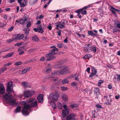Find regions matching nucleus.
<instances>
[{
	"label": "nucleus",
	"instance_id": "obj_1",
	"mask_svg": "<svg viewBox=\"0 0 120 120\" xmlns=\"http://www.w3.org/2000/svg\"><path fill=\"white\" fill-rule=\"evenodd\" d=\"M37 101H35L34 102L31 104L30 105L25 101L21 102V104L24 105L22 111V114L25 116L28 115L29 114L30 112L31 111L30 109V107H36L37 105Z\"/></svg>",
	"mask_w": 120,
	"mask_h": 120
},
{
	"label": "nucleus",
	"instance_id": "obj_2",
	"mask_svg": "<svg viewBox=\"0 0 120 120\" xmlns=\"http://www.w3.org/2000/svg\"><path fill=\"white\" fill-rule=\"evenodd\" d=\"M3 98L6 102L11 105H14L16 104L15 100L12 98V95L10 93H5L3 96Z\"/></svg>",
	"mask_w": 120,
	"mask_h": 120
},
{
	"label": "nucleus",
	"instance_id": "obj_3",
	"mask_svg": "<svg viewBox=\"0 0 120 120\" xmlns=\"http://www.w3.org/2000/svg\"><path fill=\"white\" fill-rule=\"evenodd\" d=\"M56 50L54 48L51 51H49V53L46 55L45 57L47 61L51 60L55 58V57L53 56L56 54V53L55 52Z\"/></svg>",
	"mask_w": 120,
	"mask_h": 120
},
{
	"label": "nucleus",
	"instance_id": "obj_4",
	"mask_svg": "<svg viewBox=\"0 0 120 120\" xmlns=\"http://www.w3.org/2000/svg\"><path fill=\"white\" fill-rule=\"evenodd\" d=\"M13 82L11 81H9L7 87V91L9 93H10L13 90L12 84Z\"/></svg>",
	"mask_w": 120,
	"mask_h": 120
},
{
	"label": "nucleus",
	"instance_id": "obj_5",
	"mask_svg": "<svg viewBox=\"0 0 120 120\" xmlns=\"http://www.w3.org/2000/svg\"><path fill=\"white\" fill-rule=\"evenodd\" d=\"M58 96L56 94H53L52 93L50 94L49 96L48 97V99L49 100L52 99L54 101H56L58 99Z\"/></svg>",
	"mask_w": 120,
	"mask_h": 120
},
{
	"label": "nucleus",
	"instance_id": "obj_6",
	"mask_svg": "<svg viewBox=\"0 0 120 120\" xmlns=\"http://www.w3.org/2000/svg\"><path fill=\"white\" fill-rule=\"evenodd\" d=\"M34 93V92L33 90L27 91L24 94V96L26 97H28L32 96Z\"/></svg>",
	"mask_w": 120,
	"mask_h": 120
},
{
	"label": "nucleus",
	"instance_id": "obj_7",
	"mask_svg": "<svg viewBox=\"0 0 120 120\" xmlns=\"http://www.w3.org/2000/svg\"><path fill=\"white\" fill-rule=\"evenodd\" d=\"M62 112V117L64 118L69 113V109L68 108H67L65 110H63Z\"/></svg>",
	"mask_w": 120,
	"mask_h": 120
},
{
	"label": "nucleus",
	"instance_id": "obj_8",
	"mask_svg": "<svg viewBox=\"0 0 120 120\" xmlns=\"http://www.w3.org/2000/svg\"><path fill=\"white\" fill-rule=\"evenodd\" d=\"M91 48L92 46L91 45L88 44L87 45V47L85 48L84 51L86 53L90 52L92 51Z\"/></svg>",
	"mask_w": 120,
	"mask_h": 120
},
{
	"label": "nucleus",
	"instance_id": "obj_9",
	"mask_svg": "<svg viewBox=\"0 0 120 120\" xmlns=\"http://www.w3.org/2000/svg\"><path fill=\"white\" fill-rule=\"evenodd\" d=\"M92 72L89 75V77H91L95 75L97 71L95 68L93 67H92Z\"/></svg>",
	"mask_w": 120,
	"mask_h": 120
},
{
	"label": "nucleus",
	"instance_id": "obj_10",
	"mask_svg": "<svg viewBox=\"0 0 120 120\" xmlns=\"http://www.w3.org/2000/svg\"><path fill=\"white\" fill-rule=\"evenodd\" d=\"M68 72H69L68 68L65 67L63 70L59 71V74L61 75L64 74Z\"/></svg>",
	"mask_w": 120,
	"mask_h": 120
},
{
	"label": "nucleus",
	"instance_id": "obj_11",
	"mask_svg": "<svg viewBox=\"0 0 120 120\" xmlns=\"http://www.w3.org/2000/svg\"><path fill=\"white\" fill-rule=\"evenodd\" d=\"M24 35L23 34H18L15 37V39L16 40H21L23 39L24 37Z\"/></svg>",
	"mask_w": 120,
	"mask_h": 120
},
{
	"label": "nucleus",
	"instance_id": "obj_12",
	"mask_svg": "<svg viewBox=\"0 0 120 120\" xmlns=\"http://www.w3.org/2000/svg\"><path fill=\"white\" fill-rule=\"evenodd\" d=\"M27 19L26 18H24L20 19L19 23L21 24H26L27 23Z\"/></svg>",
	"mask_w": 120,
	"mask_h": 120
},
{
	"label": "nucleus",
	"instance_id": "obj_13",
	"mask_svg": "<svg viewBox=\"0 0 120 120\" xmlns=\"http://www.w3.org/2000/svg\"><path fill=\"white\" fill-rule=\"evenodd\" d=\"M75 115L73 113L70 114L67 117V120H71L72 119H74L75 118Z\"/></svg>",
	"mask_w": 120,
	"mask_h": 120
},
{
	"label": "nucleus",
	"instance_id": "obj_14",
	"mask_svg": "<svg viewBox=\"0 0 120 120\" xmlns=\"http://www.w3.org/2000/svg\"><path fill=\"white\" fill-rule=\"evenodd\" d=\"M37 98L38 101L40 103H41L43 101V96L41 94H39Z\"/></svg>",
	"mask_w": 120,
	"mask_h": 120
},
{
	"label": "nucleus",
	"instance_id": "obj_15",
	"mask_svg": "<svg viewBox=\"0 0 120 120\" xmlns=\"http://www.w3.org/2000/svg\"><path fill=\"white\" fill-rule=\"evenodd\" d=\"M57 47L59 48H61L63 47L66 48V46L64 45L63 44L61 43H57Z\"/></svg>",
	"mask_w": 120,
	"mask_h": 120
},
{
	"label": "nucleus",
	"instance_id": "obj_16",
	"mask_svg": "<svg viewBox=\"0 0 120 120\" xmlns=\"http://www.w3.org/2000/svg\"><path fill=\"white\" fill-rule=\"evenodd\" d=\"M94 93L95 94H96V98H98V97L97 96V95H98L99 94V90L98 88H95L94 90Z\"/></svg>",
	"mask_w": 120,
	"mask_h": 120
},
{
	"label": "nucleus",
	"instance_id": "obj_17",
	"mask_svg": "<svg viewBox=\"0 0 120 120\" xmlns=\"http://www.w3.org/2000/svg\"><path fill=\"white\" fill-rule=\"evenodd\" d=\"M82 14L86 15L87 12L86 10H83V8H81L78 10Z\"/></svg>",
	"mask_w": 120,
	"mask_h": 120
},
{
	"label": "nucleus",
	"instance_id": "obj_18",
	"mask_svg": "<svg viewBox=\"0 0 120 120\" xmlns=\"http://www.w3.org/2000/svg\"><path fill=\"white\" fill-rule=\"evenodd\" d=\"M30 68L29 67L23 70H22V71L21 74H24L26 73L27 72H28L30 70Z\"/></svg>",
	"mask_w": 120,
	"mask_h": 120
},
{
	"label": "nucleus",
	"instance_id": "obj_19",
	"mask_svg": "<svg viewBox=\"0 0 120 120\" xmlns=\"http://www.w3.org/2000/svg\"><path fill=\"white\" fill-rule=\"evenodd\" d=\"M50 104L52 105V107L54 109H55L56 107V106L55 103L52 101H50Z\"/></svg>",
	"mask_w": 120,
	"mask_h": 120
},
{
	"label": "nucleus",
	"instance_id": "obj_20",
	"mask_svg": "<svg viewBox=\"0 0 120 120\" xmlns=\"http://www.w3.org/2000/svg\"><path fill=\"white\" fill-rule=\"evenodd\" d=\"M62 98L65 101H67L68 100V97L65 94L63 95Z\"/></svg>",
	"mask_w": 120,
	"mask_h": 120
},
{
	"label": "nucleus",
	"instance_id": "obj_21",
	"mask_svg": "<svg viewBox=\"0 0 120 120\" xmlns=\"http://www.w3.org/2000/svg\"><path fill=\"white\" fill-rule=\"evenodd\" d=\"M32 40L33 41H38L39 39L38 37L36 35H34L32 38Z\"/></svg>",
	"mask_w": 120,
	"mask_h": 120
},
{
	"label": "nucleus",
	"instance_id": "obj_22",
	"mask_svg": "<svg viewBox=\"0 0 120 120\" xmlns=\"http://www.w3.org/2000/svg\"><path fill=\"white\" fill-rule=\"evenodd\" d=\"M22 85L24 87H29V85L27 83L25 82H23L22 83Z\"/></svg>",
	"mask_w": 120,
	"mask_h": 120
},
{
	"label": "nucleus",
	"instance_id": "obj_23",
	"mask_svg": "<svg viewBox=\"0 0 120 120\" xmlns=\"http://www.w3.org/2000/svg\"><path fill=\"white\" fill-rule=\"evenodd\" d=\"M21 107L20 106L18 107L15 109V113H16L19 112L21 109Z\"/></svg>",
	"mask_w": 120,
	"mask_h": 120
},
{
	"label": "nucleus",
	"instance_id": "obj_24",
	"mask_svg": "<svg viewBox=\"0 0 120 120\" xmlns=\"http://www.w3.org/2000/svg\"><path fill=\"white\" fill-rule=\"evenodd\" d=\"M62 82L63 84H65L66 83L67 84L69 82V81L67 79H64L62 80Z\"/></svg>",
	"mask_w": 120,
	"mask_h": 120
},
{
	"label": "nucleus",
	"instance_id": "obj_25",
	"mask_svg": "<svg viewBox=\"0 0 120 120\" xmlns=\"http://www.w3.org/2000/svg\"><path fill=\"white\" fill-rule=\"evenodd\" d=\"M43 70L45 71L46 74H48L50 73L52 71L51 68H49L45 70V69H43Z\"/></svg>",
	"mask_w": 120,
	"mask_h": 120
},
{
	"label": "nucleus",
	"instance_id": "obj_26",
	"mask_svg": "<svg viewBox=\"0 0 120 120\" xmlns=\"http://www.w3.org/2000/svg\"><path fill=\"white\" fill-rule=\"evenodd\" d=\"M59 74V71H53L52 73L51 74L52 75H56Z\"/></svg>",
	"mask_w": 120,
	"mask_h": 120
},
{
	"label": "nucleus",
	"instance_id": "obj_27",
	"mask_svg": "<svg viewBox=\"0 0 120 120\" xmlns=\"http://www.w3.org/2000/svg\"><path fill=\"white\" fill-rule=\"evenodd\" d=\"M90 54H86L83 57V58L85 59H89L90 57Z\"/></svg>",
	"mask_w": 120,
	"mask_h": 120
},
{
	"label": "nucleus",
	"instance_id": "obj_28",
	"mask_svg": "<svg viewBox=\"0 0 120 120\" xmlns=\"http://www.w3.org/2000/svg\"><path fill=\"white\" fill-rule=\"evenodd\" d=\"M37 1L38 0H34L33 1H30L29 2L30 4L31 5L34 4L37 2Z\"/></svg>",
	"mask_w": 120,
	"mask_h": 120
},
{
	"label": "nucleus",
	"instance_id": "obj_29",
	"mask_svg": "<svg viewBox=\"0 0 120 120\" xmlns=\"http://www.w3.org/2000/svg\"><path fill=\"white\" fill-rule=\"evenodd\" d=\"M96 107L98 109L97 110L99 109H103V108L101 105H100L99 104H97L95 105Z\"/></svg>",
	"mask_w": 120,
	"mask_h": 120
},
{
	"label": "nucleus",
	"instance_id": "obj_30",
	"mask_svg": "<svg viewBox=\"0 0 120 120\" xmlns=\"http://www.w3.org/2000/svg\"><path fill=\"white\" fill-rule=\"evenodd\" d=\"M22 64V62L20 61H19L15 62L14 64L17 66H19L21 64Z\"/></svg>",
	"mask_w": 120,
	"mask_h": 120
},
{
	"label": "nucleus",
	"instance_id": "obj_31",
	"mask_svg": "<svg viewBox=\"0 0 120 120\" xmlns=\"http://www.w3.org/2000/svg\"><path fill=\"white\" fill-rule=\"evenodd\" d=\"M13 53L11 54L9 53L8 55L5 56L4 57L6 58L8 57H11L13 55Z\"/></svg>",
	"mask_w": 120,
	"mask_h": 120
},
{
	"label": "nucleus",
	"instance_id": "obj_32",
	"mask_svg": "<svg viewBox=\"0 0 120 120\" xmlns=\"http://www.w3.org/2000/svg\"><path fill=\"white\" fill-rule=\"evenodd\" d=\"M107 101L106 102V104L108 105H110L111 104V102L112 101V100L110 99V100L107 99Z\"/></svg>",
	"mask_w": 120,
	"mask_h": 120
},
{
	"label": "nucleus",
	"instance_id": "obj_33",
	"mask_svg": "<svg viewBox=\"0 0 120 120\" xmlns=\"http://www.w3.org/2000/svg\"><path fill=\"white\" fill-rule=\"evenodd\" d=\"M71 84L72 86L75 87L77 85L78 83L76 82H73L71 83Z\"/></svg>",
	"mask_w": 120,
	"mask_h": 120
},
{
	"label": "nucleus",
	"instance_id": "obj_34",
	"mask_svg": "<svg viewBox=\"0 0 120 120\" xmlns=\"http://www.w3.org/2000/svg\"><path fill=\"white\" fill-rule=\"evenodd\" d=\"M104 82V81L102 80H99L98 83V86H100L101 84Z\"/></svg>",
	"mask_w": 120,
	"mask_h": 120
},
{
	"label": "nucleus",
	"instance_id": "obj_35",
	"mask_svg": "<svg viewBox=\"0 0 120 120\" xmlns=\"http://www.w3.org/2000/svg\"><path fill=\"white\" fill-rule=\"evenodd\" d=\"M61 89L62 91L67 90L68 89V88L67 87H65L64 86L61 87Z\"/></svg>",
	"mask_w": 120,
	"mask_h": 120
},
{
	"label": "nucleus",
	"instance_id": "obj_36",
	"mask_svg": "<svg viewBox=\"0 0 120 120\" xmlns=\"http://www.w3.org/2000/svg\"><path fill=\"white\" fill-rule=\"evenodd\" d=\"M116 9L112 7H111L110 9L111 11L113 13L116 12Z\"/></svg>",
	"mask_w": 120,
	"mask_h": 120
},
{
	"label": "nucleus",
	"instance_id": "obj_37",
	"mask_svg": "<svg viewBox=\"0 0 120 120\" xmlns=\"http://www.w3.org/2000/svg\"><path fill=\"white\" fill-rule=\"evenodd\" d=\"M5 88L0 89V93L1 94H3L5 92Z\"/></svg>",
	"mask_w": 120,
	"mask_h": 120
},
{
	"label": "nucleus",
	"instance_id": "obj_38",
	"mask_svg": "<svg viewBox=\"0 0 120 120\" xmlns=\"http://www.w3.org/2000/svg\"><path fill=\"white\" fill-rule=\"evenodd\" d=\"M13 40L12 38L11 39H9L6 41V42L8 43H9L13 41Z\"/></svg>",
	"mask_w": 120,
	"mask_h": 120
},
{
	"label": "nucleus",
	"instance_id": "obj_39",
	"mask_svg": "<svg viewBox=\"0 0 120 120\" xmlns=\"http://www.w3.org/2000/svg\"><path fill=\"white\" fill-rule=\"evenodd\" d=\"M71 106L72 108L73 109L77 107L78 106V105L77 104H75L71 105Z\"/></svg>",
	"mask_w": 120,
	"mask_h": 120
},
{
	"label": "nucleus",
	"instance_id": "obj_40",
	"mask_svg": "<svg viewBox=\"0 0 120 120\" xmlns=\"http://www.w3.org/2000/svg\"><path fill=\"white\" fill-rule=\"evenodd\" d=\"M91 49L93 52H96V49L95 47L92 46Z\"/></svg>",
	"mask_w": 120,
	"mask_h": 120
},
{
	"label": "nucleus",
	"instance_id": "obj_41",
	"mask_svg": "<svg viewBox=\"0 0 120 120\" xmlns=\"http://www.w3.org/2000/svg\"><path fill=\"white\" fill-rule=\"evenodd\" d=\"M75 12L78 13V15L79 18H81V15H80V13H81L78 10L76 11H75Z\"/></svg>",
	"mask_w": 120,
	"mask_h": 120
},
{
	"label": "nucleus",
	"instance_id": "obj_42",
	"mask_svg": "<svg viewBox=\"0 0 120 120\" xmlns=\"http://www.w3.org/2000/svg\"><path fill=\"white\" fill-rule=\"evenodd\" d=\"M38 31L40 33H42L44 31L41 28H39L38 29Z\"/></svg>",
	"mask_w": 120,
	"mask_h": 120
},
{
	"label": "nucleus",
	"instance_id": "obj_43",
	"mask_svg": "<svg viewBox=\"0 0 120 120\" xmlns=\"http://www.w3.org/2000/svg\"><path fill=\"white\" fill-rule=\"evenodd\" d=\"M18 51L19 52V55H21L24 53V52L22 50L20 51V49L18 50Z\"/></svg>",
	"mask_w": 120,
	"mask_h": 120
},
{
	"label": "nucleus",
	"instance_id": "obj_44",
	"mask_svg": "<svg viewBox=\"0 0 120 120\" xmlns=\"http://www.w3.org/2000/svg\"><path fill=\"white\" fill-rule=\"evenodd\" d=\"M31 22L30 21H29L28 22L27 24L26 25V27H30L31 25Z\"/></svg>",
	"mask_w": 120,
	"mask_h": 120
},
{
	"label": "nucleus",
	"instance_id": "obj_45",
	"mask_svg": "<svg viewBox=\"0 0 120 120\" xmlns=\"http://www.w3.org/2000/svg\"><path fill=\"white\" fill-rule=\"evenodd\" d=\"M60 25L59 26V28H60L62 29L65 27L64 25L61 24L60 22Z\"/></svg>",
	"mask_w": 120,
	"mask_h": 120
},
{
	"label": "nucleus",
	"instance_id": "obj_46",
	"mask_svg": "<svg viewBox=\"0 0 120 120\" xmlns=\"http://www.w3.org/2000/svg\"><path fill=\"white\" fill-rule=\"evenodd\" d=\"M35 99L34 98H31L30 99L28 100L29 102H32L33 101H34Z\"/></svg>",
	"mask_w": 120,
	"mask_h": 120
},
{
	"label": "nucleus",
	"instance_id": "obj_47",
	"mask_svg": "<svg viewBox=\"0 0 120 120\" xmlns=\"http://www.w3.org/2000/svg\"><path fill=\"white\" fill-rule=\"evenodd\" d=\"M12 63H7L4 65V66H10L11 65Z\"/></svg>",
	"mask_w": 120,
	"mask_h": 120
},
{
	"label": "nucleus",
	"instance_id": "obj_48",
	"mask_svg": "<svg viewBox=\"0 0 120 120\" xmlns=\"http://www.w3.org/2000/svg\"><path fill=\"white\" fill-rule=\"evenodd\" d=\"M23 96V95L22 94H20L19 95L17 96V98L19 99V98H21Z\"/></svg>",
	"mask_w": 120,
	"mask_h": 120
},
{
	"label": "nucleus",
	"instance_id": "obj_49",
	"mask_svg": "<svg viewBox=\"0 0 120 120\" xmlns=\"http://www.w3.org/2000/svg\"><path fill=\"white\" fill-rule=\"evenodd\" d=\"M14 28V27L13 26H11L8 29V31H11Z\"/></svg>",
	"mask_w": 120,
	"mask_h": 120
},
{
	"label": "nucleus",
	"instance_id": "obj_50",
	"mask_svg": "<svg viewBox=\"0 0 120 120\" xmlns=\"http://www.w3.org/2000/svg\"><path fill=\"white\" fill-rule=\"evenodd\" d=\"M20 6L21 7H24V6H25V5L23 3L21 2L20 3Z\"/></svg>",
	"mask_w": 120,
	"mask_h": 120
},
{
	"label": "nucleus",
	"instance_id": "obj_51",
	"mask_svg": "<svg viewBox=\"0 0 120 120\" xmlns=\"http://www.w3.org/2000/svg\"><path fill=\"white\" fill-rule=\"evenodd\" d=\"M22 44L21 43H16L15 44V46H19L20 45H21Z\"/></svg>",
	"mask_w": 120,
	"mask_h": 120
},
{
	"label": "nucleus",
	"instance_id": "obj_52",
	"mask_svg": "<svg viewBox=\"0 0 120 120\" xmlns=\"http://www.w3.org/2000/svg\"><path fill=\"white\" fill-rule=\"evenodd\" d=\"M2 70V72H3L4 71H5L7 69V68L6 67L3 68L1 69Z\"/></svg>",
	"mask_w": 120,
	"mask_h": 120
},
{
	"label": "nucleus",
	"instance_id": "obj_53",
	"mask_svg": "<svg viewBox=\"0 0 120 120\" xmlns=\"http://www.w3.org/2000/svg\"><path fill=\"white\" fill-rule=\"evenodd\" d=\"M45 57H41L40 59V60L41 61H45Z\"/></svg>",
	"mask_w": 120,
	"mask_h": 120
},
{
	"label": "nucleus",
	"instance_id": "obj_54",
	"mask_svg": "<svg viewBox=\"0 0 120 120\" xmlns=\"http://www.w3.org/2000/svg\"><path fill=\"white\" fill-rule=\"evenodd\" d=\"M58 107L59 109H62V106L61 105V104L60 103H59L58 104Z\"/></svg>",
	"mask_w": 120,
	"mask_h": 120
},
{
	"label": "nucleus",
	"instance_id": "obj_55",
	"mask_svg": "<svg viewBox=\"0 0 120 120\" xmlns=\"http://www.w3.org/2000/svg\"><path fill=\"white\" fill-rule=\"evenodd\" d=\"M64 60H63L60 61H59V63H60V64H61L64 63Z\"/></svg>",
	"mask_w": 120,
	"mask_h": 120
},
{
	"label": "nucleus",
	"instance_id": "obj_56",
	"mask_svg": "<svg viewBox=\"0 0 120 120\" xmlns=\"http://www.w3.org/2000/svg\"><path fill=\"white\" fill-rule=\"evenodd\" d=\"M116 26L118 28H120V22H119L118 24H116Z\"/></svg>",
	"mask_w": 120,
	"mask_h": 120
},
{
	"label": "nucleus",
	"instance_id": "obj_57",
	"mask_svg": "<svg viewBox=\"0 0 120 120\" xmlns=\"http://www.w3.org/2000/svg\"><path fill=\"white\" fill-rule=\"evenodd\" d=\"M93 31H92L90 30L88 32V34L89 35H91Z\"/></svg>",
	"mask_w": 120,
	"mask_h": 120
},
{
	"label": "nucleus",
	"instance_id": "obj_58",
	"mask_svg": "<svg viewBox=\"0 0 120 120\" xmlns=\"http://www.w3.org/2000/svg\"><path fill=\"white\" fill-rule=\"evenodd\" d=\"M60 23V22H59L57 23H56L55 24H56V26L57 27H58L59 26Z\"/></svg>",
	"mask_w": 120,
	"mask_h": 120
},
{
	"label": "nucleus",
	"instance_id": "obj_59",
	"mask_svg": "<svg viewBox=\"0 0 120 120\" xmlns=\"http://www.w3.org/2000/svg\"><path fill=\"white\" fill-rule=\"evenodd\" d=\"M9 49H6L4 50H3L2 51V52H5L6 51H9Z\"/></svg>",
	"mask_w": 120,
	"mask_h": 120
},
{
	"label": "nucleus",
	"instance_id": "obj_60",
	"mask_svg": "<svg viewBox=\"0 0 120 120\" xmlns=\"http://www.w3.org/2000/svg\"><path fill=\"white\" fill-rule=\"evenodd\" d=\"M116 75L118 77L117 79H118L119 80V81L120 82V75L117 74H116Z\"/></svg>",
	"mask_w": 120,
	"mask_h": 120
},
{
	"label": "nucleus",
	"instance_id": "obj_61",
	"mask_svg": "<svg viewBox=\"0 0 120 120\" xmlns=\"http://www.w3.org/2000/svg\"><path fill=\"white\" fill-rule=\"evenodd\" d=\"M68 37H67L65 40L64 41V42L65 43H67L68 42V41L67 39Z\"/></svg>",
	"mask_w": 120,
	"mask_h": 120
},
{
	"label": "nucleus",
	"instance_id": "obj_62",
	"mask_svg": "<svg viewBox=\"0 0 120 120\" xmlns=\"http://www.w3.org/2000/svg\"><path fill=\"white\" fill-rule=\"evenodd\" d=\"M114 22H115V25L116 26V24H118L119 22L118 20H115L114 21Z\"/></svg>",
	"mask_w": 120,
	"mask_h": 120
},
{
	"label": "nucleus",
	"instance_id": "obj_63",
	"mask_svg": "<svg viewBox=\"0 0 120 120\" xmlns=\"http://www.w3.org/2000/svg\"><path fill=\"white\" fill-rule=\"evenodd\" d=\"M4 87L3 84H0V89L2 88H4Z\"/></svg>",
	"mask_w": 120,
	"mask_h": 120
},
{
	"label": "nucleus",
	"instance_id": "obj_64",
	"mask_svg": "<svg viewBox=\"0 0 120 120\" xmlns=\"http://www.w3.org/2000/svg\"><path fill=\"white\" fill-rule=\"evenodd\" d=\"M108 88L109 89H111L112 88V86L111 84H109L108 86Z\"/></svg>",
	"mask_w": 120,
	"mask_h": 120
}]
</instances>
